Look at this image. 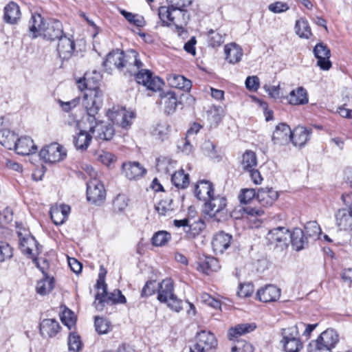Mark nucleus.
<instances>
[{
  "label": "nucleus",
  "mask_w": 352,
  "mask_h": 352,
  "mask_svg": "<svg viewBox=\"0 0 352 352\" xmlns=\"http://www.w3.org/2000/svg\"><path fill=\"white\" fill-rule=\"evenodd\" d=\"M91 76L86 73L83 78L78 80V87L81 91L85 89L83 96L82 105L85 107L87 116L96 120L103 102V93L99 87V79L91 76H100V74L94 72Z\"/></svg>",
  "instance_id": "nucleus-1"
},
{
  "label": "nucleus",
  "mask_w": 352,
  "mask_h": 352,
  "mask_svg": "<svg viewBox=\"0 0 352 352\" xmlns=\"http://www.w3.org/2000/svg\"><path fill=\"white\" fill-rule=\"evenodd\" d=\"M96 285L98 289H102L101 293H97L94 302V305L98 311H102L106 305H113L126 303V299L120 289H115L108 294L107 285L104 283V277L101 276V274H99Z\"/></svg>",
  "instance_id": "nucleus-2"
},
{
  "label": "nucleus",
  "mask_w": 352,
  "mask_h": 352,
  "mask_svg": "<svg viewBox=\"0 0 352 352\" xmlns=\"http://www.w3.org/2000/svg\"><path fill=\"white\" fill-rule=\"evenodd\" d=\"M339 335L333 329L323 331L317 340L311 342L308 346V352H331L339 342Z\"/></svg>",
  "instance_id": "nucleus-3"
},
{
  "label": "nucleus",
  "mask_w": 352,
  "mask_h": 352,
  "mask_svg": "<svg viewBox=\"0 0 352 352\" xmlns=\"http://www.w3.org/2000/svg\"><path fill=\"white\" fill-rule=\"evenodd\" d=\"M16 228L21 250L23 253L33 258L35 256V254L33 252L34 248H35L36 254L39 253L37 241L35 238L31 235L30 231L23 227L21 224L16 223Z\"/></svg>",
  "instance_id": "nucleus-4"
},
{
  "label": "nucleus",
  "mask_w": 352,
  "mask_h": 352,
  "mask_svg": "<svg viewBox=\"0 0 352 352\" xmlns=\"http://www.w3.org/2000/svg\"><path fill=\"white\" fill-rule=\"evenodd\" d=\"M196 343L190 348V352H206L217 346L214 335L208 331L201 330L196 333Z\"/></svg>",
  "instance_id": "nucleus-5"
},
{
  "label": "nucleus",
  "mask_w": 352,
  "mask_h": 352,
  "mask_svg": "<svg viewBox=\"0 0 352 352\" xmlns=\"http://www.w3.org/2000/svg\"><path fill=\"white\" fill-rule=\"evenodd\" d=\"M289 230L285 227H277L270 230L266 235L268 245L274 248L285 249L289 243Z\"/></svg>",
  "instance_id": "nucleus-6"
},
{
  "label": "nucleus",
  "mask_w": 352,
  "mask_h": 352,
  "mask_svg": "<svg viewBox=\"0 0 352 352\" xmlns=\"http://www.w3.org/2000/svg\"><path fill=\"white\" fill-rule=\"evenodd\" d=\"M106 198L104 185L96 179H91L87 183V199L94 204L101 205Z\"/></svg>",
  "instance_id": "nucleus-7"
},
{
  "label": "nucleus",
  "mask_w": 352,
  "mask_h": 352,
  "mask_svg": "<svg viewBox=\"0 0 352 352\" xmlns=\"http://www.w3.org/2000/svg\"><path fill=\"white\" fill-rule=\"evenodd\" d=\"M133 74L138 84H142L148 89L153 91L160 90L164 84L159 77H153V73L148 69H140Z\"/></svg>",
  "instance_id": "nucleus-8"
},
{
  "label": "nucleus",
  "mask_w": 352,
  "mask_h": 352,
  "mask_svg": "<svg viewBox=\"0 0 352 352\" xmlns=\"http://www.w3.org/2000/svg\"><path fill=\"white\" fill-rule=\"evenodd\" d=\"M227 200L225 197L214 194L204 203V211L211 217H216L219 221V216L224 213Z\"/></svg>",
  "instance_id": "nucleus-9"
},
{
  "label": "nucleus",
  "mask_w": 352,
  "mask_h": 352,
  "mask_svg": "<svg viewBox=\"0 0 352 352\" xmlns=\"http://www.w3.org/2000/svg\"><path fill=\"white\" fill-rule=\"evenodd\" d=\"M67 155L64 148L54 142L43 147L39 152L40 157L47 163H55L63 160Z\"/></svg>",
  "instance_id": "nucleus-10"
},
{
  "label": "nucleus",
  "mask_w": 352,
  "mask_h": 352,
  "mask_svg": "<svg viewBox=\"0 0 352 352\" xmlns=\"http://www.w3.org/2000/svg\"><path fill=\"white\" fill-rule=\"evenodd\" d=\"M89 122H96V124L94 126H91L89 132H91L96 139L109 141L112 139L114 135L115 130L111 124L106 123L104 122H97L93 120L92 118H88Z\"/></svg>",
  "instance_id": "nucleus-11"
},
{
  "label": "nucleus",
  "mask_w": 352,
  "mask_h": 352,
  "mask_svg": "<svg viewBox=\"0 0 352 352\" xmlns=\"http://www.w3.org/2000/svg\"><path fill=\"white\" fill-rule=\"evenodd\" d=\"M177 10H175L170 6H160L158 9V16L164 24L168 25L172 23L177 28H182L186 25L188 22H184L181 15H177Z\"/></svg>",
  "instance_id": "nucleus-12"
},
{
  "label": "nucleus",
  "mask_w": 352,
  "mask_h": 352,
  "mask_svg": "<svg viewBox=\"0 0 352 352\" xmlns=\"http://www.w3.org/2000/svg\"><path fill=\"white\" fill-rule=\"evenodd\" d=\"M109 117L114 124L127 129L132 124V120L135 118L133 111L126 110L125 108H121L118 110L113 109L109 113Z\"/></svg>",
  "instance_id": "nucleus-13"
},
{
  "label": "nucleus",
  "mask_w": 352,
  "mask_h": 352,
  "mask_svg": "<svg viewBox=\"0 0 352 352\" xmlns=\"http://www.w3.org/2000/svg\"><path fill=\"white\" fill-rule=\"evenodd\" d=\"M314 54L318 59L317 65L322 70H329L331 67L329 60L331 51L327 45L319 43L314 48Z\"/></svg>",
  "instance_id": "nucleus-14"
},
{
  "label": "nucleus",
  "mask_w": 352,
  "mask_h": 352,
  "mask_svg": "<svg viewBox=\"0 0 352 352\" xmlns=\"http://www.w3.org/2000/svg\"><path fill=\"white\" fill-rule=\"evenodd\" d=\"M143 63L139 58V54L135 50H128L124 51L123 71L125 69L126 72L132 75L141 69Z\"/></svg>",
  "instance_id": "nucleus-15"
},
{
  "label": "nucleus",
  "mask_w": 352,
  "mask_h": 352,
  "mask_svg": "<svg viewBox=\"0 0 352 352\" xmlns=\"http://www.w3.org/2000/svg\"><path fill=\"white\" fill-rule=\"evenodd\" d=\"M41 36L45 39L49 41L59 40L65 36L63 33V24L58 20H52L47 25H45L43 30H42Z\"/></svg>",
  "instance_id": "nucleus-16"
},
{
  "label": "nucleus",
  "mask_w": 352,
  "mask_h": 352,
  "mask_svg": "<svg viewBox=\"0 0 352 352\" xmlns=\"http://www.w3.org/2000/svg\"><path fill=\"white\" fill-rule=\"evenodd\" d=\"M34 262L36 267L42 272L43 275V278L36 283V291L38 294L45 296L53 289L54 287V278L45 271L44 267L40 266L39 263L36 262V259H34Z\"/></svg>",
  "instance_id": "nucleus-17"
},
{
  "label": "nucleus",
  "mask_w": 352,
  "mask_h": 352,
  "mask_svg": "<svg viewBox=\"0 0 352 352\" xmlns=\"http://www.w3.org/2000/svg\"><path fill=\"white\" fill-rule=\"evenodd\" d=\"M232 236L223 231H219L214 235L212 241V246L217 254H223L231 243Z\"/></svg>",
  "instance_id": "nucleus-18"
},
{
  "label": "nucleus",
  "mask_w": 352,
  "mask_h": 352,
  "mask_svg": "<svg viewBox=\"0 0 352 352\" xmlns=\"http://www.w3.org/2000/svg\"><path fill=\"white\" fill-rule=\"evenodd\" d=\"M257 298L263 302H274L280 296V289L274 285H267L258 289Z\"/></svg>",
  "instance_id": "nucleus-19"
},
{
  "label": "nucleus",
  "mask_w": 352,
  "mask_h": 352,
  "mask_svg": "<svg viewBox=\"0 0 352 352\" xmlns=\"http://www.w3.org/2000/svg\"><path fill=\"white\" fill-rule=\"evenodd\" d=\"M336 226L341 230L352 232V210L339 209L335 214Z\"/></svg>",
  "instance_id": "nucleus-20"
},
{
  "label": "nucleus",
  "mask_w": 352,
  "mask_h": 352,
  "mask_svg": "<svg viewBox=\"0 0 352 352\" xmlns=\"http://www.w3.org/2000/svg\"><path fill=\"white\" fill-rule=\"evenodd\" d=\"M278 197V192L272 188H261L256 192V200L265 207L272 206Z\"/></svg>",
  "instance_id": "nucleus-21"
},
{
  "label": "nucleus",
  "mask_w": 352,
  "mask_h": 352,
  "mask_svg": "<svg viewBox=\"0 0 352 352\" xmlns=\"http://www.w3.org/2000/svg\"><path fill=\"white\" fill-rule=\"evenodd\" d=\"M292 130L289 125L280 123L276 126L272 135L274 144H285L291 140Z\"/></svg>",
  "instance_id": "nucleus-22"
},
{
  "label": "nucleus",
  "mask_w": 352,
  "mask_h": 352,
  "mask_svg": "<svg viewBox=\"0 0 352 352\" xmlns=\"http://www.w3.org/2000/svg\"><path fill=\"white\" fill-rule=\"evenodd\" d=\"M311 133V129L298 126L292 131L291 140L296 146L302 147L309 140Z\"/></svg>",
  "instance_id": "nucleus-23"
},
{
  "label": "nucleus",
  "mask_w": 352,
  "mask_h": 352,
  "mask_svg": "<svg viewBox=\"0 0 352 352\" xmlns=\"http://www.w3.org/2000/svg\"><path fill=\"white\" fill-rule=\"evenodd\" d=\"M60 325L55 319H44L40 323V333L44 338L56 336L60 332Z\"/></svg>",
  "instance_id": "nucleus-24"
},
{
  "label": "nucleus",
  "mask_w": 352,
  "mask_h": 352,
  "mask_svg": "<svg viewBox=\"0 0 352 352\" xmlns=\"http://www.w3.org/2000/svg\"><path fill=\"white\" fill-rule=\"evenodd\" d=\"M289 240L296 251L305 248L308 245V237L305 232L299 228H294L292 232L289 231Z\"/></svg>",
  "instance_id": "nucleus-25"
},
{
  "label": "nucleus",
  "mask_w": 352,
  "mask_h": 352,
  "mask_svg": "<svg viewBox=\"0 0 352 352\" xmlns=\"http://www.w3.org/2000/svg\"><path fill=\"white\" fill-rule=\"evenodd\" d=\"M14 150L19 155H28L36 153L37 147L31 138L24 136L18 138Z\"/></svg>",
  "instance_id": "nucleus-26"
},
{
  "label": "nucleus",
  "mask_w": 352,
  "mask_h": 352,
  "mask_svg": "<svg viewBox=\"0 0 352 352\" xmlns=\"http://www.w3.org/2000/svg\"><path fill=\"white\" fill-rule=\"evenodd\" d=\"M214 194L213 185L209 181H199L195 186V195L204 203Z\"/></svg>",
  "instance_id": "nucleus-27"
},
{
  "label": "nucleus",
  "mask_w": 352,
  "mask_h": 352,
  "mask_svg": "<svg viewBox=\"0 0 352 352\" xmlns=\"http://www.w3.org/2000/svg\"><path fill=\"white\" fill-rule=\"evenodd\" d=\"M74 49V41L66 36H63L58 40L57 51L61 59H69L72 56Z\"/></svg>",
  "instance_id": "nucleus-28"
},
{
  "label": "nucleus",
  "mask_w": 352,
  "mask_h": 352,
  "mask_svg": "<svg viewBox=\"0 0 352 352\" xmlns=\"http://www.w3.org/2000/svg\"><path fill=\"white\" fill-rule=\"evenodd\" d=\"M173 295H175L173 281L170 278L163 280L158 285L157 300L160 302H168V298Z\"/></svg>",
  "instance_id": "nucleus-29"
},
{
  "label": "nucleus",
  "mask_w": 352,
  "mask_h": 352,
  "mask_svg": "<svg viewBox=\"0 0 352 352\" xmlns=\"http://www.w3.org/2000/svg\"><path fill=\"white\" fill-rule=\"evenodd\" d=\"M166 79L169 85L172 87L182 89L185 91H189L191 89V81L184 76L170 74L167 76Z\"/></svg>",
  "instance_id": "nucleus-30"
},
{
  "label": "nucleus",
  "mask_w": 352,
  "mask_h": 352,
  "mask_svg": "<svg viewBox=\"0 0 352 352\" xmlns=\"http://www.w3.org/2000/svg\"><path fill=\"white\" fill-rule=\"evenodd\" d=\"M122 170L129 179H136L142 177L146 172L145 169L138 162L124 163Z\"/></svg>",
  "instance_id": "nucleus-31"
},
{
  "label": "nucleus",
  "mask_w": 352,
  "mask_h": 352,
  "mask_svg": "<svg viewBox=\"0 0 352 352\" xmlns=\"http://www.w3.org/2000/svg\"><path fill=\"white\" fill-rule=\"evenodd\" d=\"M124 60V51L118 49L113 50L107 54L103 65L104 67H107L109 64L113 65L118 70L123 71Z\"/></svg>",
  "instance_id": "nucleus-32"
},
{
  "label": "nucleus",
  "mask_w": 352,
  "mask_h": 352,
  "mask_svg": "<svg viewBox=\"0 0 352 352\" xmlns=\"http://www.w3.org/2000/svg\"><path fill=\"white\" fill-rule=\"evenodd\" d=\"M20 17L21 11L17 3L12 1L5 6L3 14V19L5 22L10 24H14L17 23Z\"/></svg>",
  "instance_id": "nucleus-33"
},
{
  "label": "nucleus",
  "mask_w": 352,
  "mask_h": 352,
  "mask_svg": "<svg viewBox=\"0 0 352 352\" xmlns=\"http://www.w3.org/2000/svg\"><path fill=\"white\" fill-rule=\"evenodd\" d=\"M224 52L226 59L232 64L239 62L243 56V50L241 47L236 43H230L225 46Z\"/></svg>",
  "instance_id": "nucleus-34"
},
{
  "label": "nucleus",
  "mask_w": 352,
  "mask_h": 352,
  "mask_svg": "<svg viewBox=\"0 0 352 352\" xmlns=\"http://www.w3.org/2000/svg\"><path fill=\"white\" fill-rule=\"evenodd\" d=\"M45 25L44 19L40 14L34 13L32 14L31 19L29 21V30L34 38L41 36Z\"/></svg>",
  "instance_id": "nucleus-35"
},
{
  "label": "nucleus",
  "mask_w": 352,
  "mask_h": 352,
  "mask_svg": "<svg viewBox=\"0 0 352 352\" xmlns=\"http://www.w3.org/2000/svg\"><path fill=\"white\" fill-rule=\"evenodd\" d=\"M219 261L212 256L200 258L198 263L199 270L208 274L210 272H216L219 269Z\"/></svg>",
  "instance_id": "nucleus-36"
},
{
  "label": "nucleus",
  "mask_w": 352,
  "mask_h": 352,
  "mask_svg": "<svg viewBox=\"0 0 352 352\" xmlns=\"http://www.w3.org/2000/svg\"><path fill=\"white\" fill-rule=\"evenodd\" d=\"M170 4V8L177 10V15H181L184 22H188L190 19V14L188 12L185 10V8L189 6L192 0H166Z\"/></svg>",
  "instance_id": "nucleus-37"
},
{
  "label": "nucleus",
  "mask_w": 352,
  "mask_h": 352,
  "mask_svg": "<svg viewBox=\"0 0 352 352\" xmlns=\"http://www.w3.org/2000/svg\"><path fill=\"white\" fill-rule=\"evenodd\" d=\"M18 140L14 132L8 129H0V144L8 149L15 148Z\"/></svg>",
  "instance_id": "nucleus-38"
},
{
  "label": "nucleus",
  "mask_w": 352,
  "mask_h": 352,
  "mask_svg": "<svg viewBox=\"0 0 352 352\" xmlns=\"http://www.w3.org/2000/svg\"><path fill=\"white\" fill-rule=\"evenodd\" d=\"M289 102L292 105L305 104L308 103V95L306 89L299 87L296 89L290 91Z\"/></svg>",
  "instance_id": "nucleus-39"
},
{
  "label": "nucleus",
  "mask_w": 352,
  "mask_h": 352,
  "mask_svg": "<svg viewBox=\"0 0 352 352\" xmlns=\"http://www.w3.org/2000/svg\"><path fill=\"white\" fill-rule=\"evenodd\" d=\"M162 102L164 104V111L166 114H172L175 112L179 102L175 93L168 91L161 94Z\"/></svg>",
  "instance_id": "nucleus-40"
},
{
  "label": "nucleus",
  "mask_w": 352,
  "mask_h": 352,
  "mask_svg": "<svg viewBox=\"0 0 352 352\" xmlns=\"http://www.w3.org/2000/svg\"><path fill=\"white\" fill-rule=\"evenodd\" d=\"M70 210L69 206H62L60 208H54L50 211V217L53 223L56 225L63 224L67 219Z\"/></svg>",
  "instance_id": "nucleus-41"
},
{
  "label": "nucleus",
  "mask_w": 352,
  "mask_h": 352,
  "mask_svg": "<svg viewBox=\"0 0 352 352\" xmlns=\"http://www.w3.org/2000/svg\"><path fill=\"white\" fill-rule=\"evenodd\" d=\"M92 139V136L89 133L85 131H80L79 133L74 137V143L76 148L78 150H86Z\"/></svg>",
  "instance_id": "nucleus-42"
},
{
  "label": "nucleus",
  "mask_w": 352,
  "mask_h": 352,
  "mask_svg": "<svg viewBox=\"0 0 352 352\" xmlns=\"http://www.w3.org/2000/svg\"><path fill=\"white\" fill-rule=\"evenodd\" d=\"M171 181L177 188H186L189 185V176L181 169L171 175Z\"/></svg>",
  "instance_id": "nucleus-43"
},
{
  "label": "nucleus",
  "mask_w": 352,
  "mask_h": 352,
  "mask_svg": "<svg viewBox=\"0 0 352 352\" xmlns=\"http://www.w3.org/2000/svg\"><path fill=\"white\" fill-rule=\"evenodd\" d=\"M256 328L254 324H241L234 328H231L228 331V336L230 340L237 338L239 336L254 331Z\"/></svg>",
  "instance_id": "nucleus-44"
},
{
  "label": "nucleus",
  "mask_w": 352,
  "mask_h": 352,
  "mask_svg": "<svg viewBox=\"0 0 352 352\" xmlns=\"http://www.w3.org/2000/svg\"><path fill=\"white\" fill-rule=\"evenodd\" d=\"M175 163V162L167 157H161L157 160L156 169L162 174L169 175H171L170 172L174 168Z\"/></svg>",
  "instance_id": "nucleus-45"
},
{
  "label": "nucleus",
  "mask_w": 352,
  "mask_h": 352,
  "mask_svg": "<svg viewBox=\"0 0 352 352\" xmlns=\"http://www.w3.org/2000/svg\"><path fill=\"white\" fill-rule=\"evenodd\" d=\"M257 158L256 153L252 151H246L242 156L241 166L245 171L256 168Z\"/></svg>",
  "instance_id": "nucleus-46"
},
{
  "label": "nucleus",
  "mask_w": 352,
  "mask_h": 352,
  "mask_svg": "<svg viewBox=\"0 0 352 352\" xmlns=\"http://www.w3.org/2000/svg\"><path fill=\"white\" fill-rule=\"evenodd\" d=\"M129 204V199L124 195L119 194L113 200V212L114 213H122L127 208Z\"/></svg>",
  "instance_id": "nucleus-47"
},
{
  "label": "nucleus",
  "mask_w": 352,
  "mask_h": 352,
  "mask_svg": "<svg viewBox=\"0 0 352 352\" xmlns=\"http://www.w3.org/2000/svg\"><path fill=\"white\" fill-rule=\"evenodd\" d=\"M295 29L296 34L300 38H309L311 35V28L307 21L303 19L296 21Z\"/></svg>",
  "instance_id": "nucleus-48"
},
{
  "label": "nucleus",
  "mask_w": 352,
  "mask_h": 352,
  "mask_svg": "<svg viewBox=\"0 0 352 352\" xmlns=\"http://www.w3.org/2000/svg\"><path fill=\"white\" fill-rule=\"evenodd\" d=\"M67 344L68 351L67 352H80L82 347L80 337L75 332L69 333Z\"/></svg>",
  "instance_id": "nucleus-49"
},
{
  "label": "nucleus",
  "mask_w": 352,
  "mask_h": 352,
  "mask_svg": "<svg viewBox=\"0 0 352 352\" xmlns=\"http://www.w3.org/2000/svg\"><path fill=\"white\" fill-rule=\"evenodd\" d=\"M206 228L204 221L199 219L189 224L186 229V235L188 238H195L198 236Z\"/></svg>",
  "instance_id": "nucleus-50"
},
{
  "label": "nucleus",
  "mask_w": 352,
  "mask_h": 352,
  "mask_svg": "<svg viewBox=\"0 0 352 352\" xmlns=\"http://www.w3.org/2000/svg\"><path fill=\"white\" fill-rule=\"evenodd\" d=\"M155 210L160 215L166 216L169 214L174 210L173 199L167 198L160 200L155 206Z\"/></svg>",
  "instance_id": "nucleus-51"
},
{
  "label": "nucleus",
  "mask_w": 352,
  "mask_h": 352,
  "mask_svg": "<svg viewBox=\"0 0 352 352\" xmlns=\"http://www.w3.org/2000/svg\"><path fill=\"white\" fill-rule=\"evenodd\" d=\"M60 318L63 324L67 326L69 329H72L76 324V317L74 312L67 307H64Z\"/></svg>",
  "instance_id": "nucleus-52"
},
{
  "label": "nucleus",
  "mask_w": 352,
  "mask_h": 352,
  "mask_svg": "<svg viewBox=\"0 0 352 352\" xmlns=\"http://www.w3.org/2000/svg\"><path fill=\"white\" fill-rule=\"evenodd\" d=\"M281 335L283 337L280 341L281 342H283V341L299 340L298 327L297 325H294L282 329Z\"/></svg>",
  "instance_id": "nucleus-53"
},
{
  "label": "nucleus",
  "mask_w": 352,
  "mask_h": 352,
  "mask_svg": "<svg viewBox=\"0 0 352 352\" xmlns=\"http://www.w3.org/2000/svg\"><path fill=\"white\" fill-rule=\"evenodd\" d=\"M169 126L166 122L158 123L152 131V135L161 140H164L168 136Z\"/></svg>",
  "instance_id": "nucleus-54"
},
{
  "label": "nucleus",
  "mask_w": 352,
  "mask_h": 352,
  "mask_svg": "<svg viewBox=\"0 0 352 352\" xmlns=\"http://www.w3.org/2000/svg\"><path fill=\"white\" fill-rule=\"evenodd\" d=\"M170 239V234L166 231H158L152 237V243L155 246H163Z\"/></svg>",
  "instance_id": "nucleus-55"
},
{
  "label": "nucleus",
  "mask_w": 352,
  "mask_h": 352,
  "mask_svg": "<svg viewBox=\"0 0 352 352\" xmlns=\"http://www.w3.org/2000/svg\"><path fill=\"white\" fill-rule=\"evenodd\" d=\"M308 237L318 238L321 234V229L316 221H309L305 226L303 230Z\"/></svg>",
  "instance_id": "nucleus-56"
},
{
  "label": "nucleus",
  "mask_w": 352,
  "mask_h": 352,
  "mask_svg": "<svg viewBox=\"0 0 352 352\" xmlns=\"http://www.w3.org/2000/svg\"><path fill=\"white\" fill-rule=\"evenodd\" d=\"M13 256V248L4 241H0V262L10 259Z\"/></svg>",
  "instance_id": "nucleus-57"
},
{
  "label": "nucleus",
  "mask_w": 352,
  "mask_h": 352,
  "mask_svg": "<svg viewBox=\"0 0 352 352\" xmlns=\"http://www.w3.org/2000/svg\"><path fill=\"white\" fill-rule=\"evenodd\" d=\"M94 326L96 331L99 334L107 333L110 329V322L107 320L98 316L95 317Z\"/></svg>",
  "instance_id": "nucleus-58"
},
{
  "label": "nucleus",
  "mask_w": 352,
  "mask_h": 352,
  "mask_svg": "<svg viewBox=\"0 0 352 352\" xmlns=\"http://www.w3.org/2000/svg\"><path fill=\"white\" fill-rule=\"evenodd\" d=\"M208 44L212 47H219L224 42L222 34L213 30H210L208 32Z\"/></svg>",
  "instance_id": "nucleus-59"
},
{
  "label": "nucleus",
  "mask_w": 352,
  "mask_h": 352,
  "mask_svg": "<svg viewBox=\"0 0 352 352\" xmlns=\"http://www.w3.org/2000/svg\"><path fill=\"white\" fill-rule=\"evenodd\" d=\"M281 343L283 344L285 352H299L302 348V343L300 339L283 341Z\"/></svg>",
  "instance_id": "nucleus-60"
},
{
  "label": "nucleus",
  "mask_w": 352,
  "mask_h": 352,
  "mask_svg": "<svg viewBox=\"0 0 352 352\" xmlns=\"http://www.w3.org/2000/svg\"><path fill=\"white\" fill-rule=\"evenodd\" d=\"M96 160L102 164L109 166L111 163L116 160V157L111 153L100 151L96 154Z\"/></svg>",
  "instance_id": "nucleus-61"
},
{
  "label": "nucleus",
  "mask_w": 352,
  "mask_h": 352,
  "mask_svg": "<svg viewBox=\"0 0 352 352\" xmlns=\"http://www.w3.org/2000/svg\"><path fill=\"white\" fill-rule=\"evenodd\" d=\"M121 14L129 23L138 27H142L143 25L144 20L142 16L134 14L126 10H122Z\"/></svg>",
  "instance_id": "nucleus-62"
},
{
  "label": "nucleus",
  "mask_w": 352,
  "mask_h": 352,
  "mask_svg": "<svg viewBox=\"0 0 352 352\" xmlns=\"http://www.w3.org/2000/svg\"><path fill=\"white\" fill-rule=\"evenodd\" d=\"M254 292L253 285L248 283H240L237 291V296L241 298L250 296Z\"/></svg>",
  "instance_id": "nucleus-63"
},
{
  "label": "nucleus",
  "mask_w": 352,
  "mask_h": 352,
  "mask_svg": "<svg viewBox=\"0 0 352 352\" xmlns=\"http://www.w3.org/2000/svg\"><path fill=\"white\" fill-rule=\"evenodd\" d=\"M239 200L242 204H248L254 198L256 199V192L254 188H245L239 195Z\"/></svg>",
  "instance_id": "nucleus-64"
}]
</instances>
